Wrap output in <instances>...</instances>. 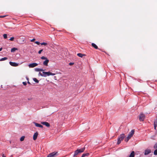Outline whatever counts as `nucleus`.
Instances as JSON below:
<instances>
[{
    "label": "nucleus",
    "mask_w": 157,
    "mask_h": 157,
    "mask_svg": "<svg viewBox=\"0 0 157 157\" xmlns=\"http://www.w3.org/2000/svg\"><path fill=\"white\" fill-rule=\"evenodd\" d=\"M134 130H132L129 133L128 136L124 140L126 142H128L129 140L132 136L134 133Z\"/></svg>",
    "instance_id": "nucleus-1"
},
{
    "label": "nucleus",
    "mask_w": 157,
    "mask_h": 157,
    "mask_svg": "<svg viewBox=\"0 0 157 157\" xmlns=\"http://www.w3.org/2000/svg\"><path fill=\"white\" fill-rule=\"evenodd\" d=\"M125 137L124 134H122L118 137L117 139V144H119L121 143V142L123 140Z\"/></svg>",
    "instance_id": "nucleus-2"
},
{
    "label": "nucleus",
    "mask_w": 157,
    "mask_h": 157,
    "mask_svg": "<svg viewBox=\"0 0 157 157\" xmlns=\"http://www.w3.org/2000/svg\"><path fill=\"white\" fill-rule=\"evenodd\" d=\"M85 149V147H84L83 148H82L80 149L77 150L75 152L74 156H75L78 155L79 154H80L83 152L84 151Z\"/></svg>",
    "instance_id": "nucleus-3"
},
{
    "label": "nucleus",
    "mask_w": 157,
    "mask_h": 157,
    "mask_svg": "<svg viewBox=\"0 0 157 157\" xmlns=\"http://www.w3.org/2000/svg\"><path fill=\"white\" fill-rule=\"evenodd\" d=\"M43 74L45 76H43V77H46L47 76H49V75H55L54 73H51L50 72H45L43 71Z\"/></svg>",
    "instance_id": "nucleus-4"
},
{
    "label": "nucleus",
    "mask_w": 157,
    "mask_h": 157,
    "mask_svg": "<svg viewBox=\"0 0 157 157\" xmlns=\"http://www.w3.org/2000/svg\"><path fill=\"white\" fill-rule=\"evenodd\" d=\"M145 118V115L143 113H140L139 117V120L140 121H143Z\"/></svg>",
    "instance_id": "nucleus-5"
},
{
    "label": "nucleus",
    "mask_w": 157,
    "mask_h": 157,
    "mask_svg": "<svg viewBox=\"0 0 157 157\" xmlns=\"http://www.w3.org/2000/svg\"><path fill=\"white\" fill-rule=\"evenodd\" d=\"M57 152H53L48 154L47 157H54L57 155Z\"/></svg>",
    "instance_id": "nucleus-6"
},
{
    "label": "nucleus",
    "mask_w": 157,
    "mask_h": 157,
    "mask_svg": "<svg viewBox=\"0 0 157 157\" xmlns=\"http://www.w3.org/2000/svg\"><path fill=\"white\" fill-rule=\"evenodd\" d=\"M38 65V64L36 63H33L29 65V67L30 68H33Z\"/></svg>",
    "instance_id": "nucleus-7"
},
{
    "label": "nucleus",
    "mask_w": 157,
    "mask_h": 157,
    "mask_svg": "<svg viewBox=\"0 0 157 157\" xmlns=\"http://www.w3.org/2000/svg\"><path fill=\"white\" fill-rule=\"evenodd\" d=\"M151 152V150L150 149H147L145 151L144 154L145 155H148Z\"/></svg>",
    "instance_id": "nucleus-8"
},
{
    "label": "nucleus",
    "mask_w": 157,
    "mask_h": 157,
    "mask_svg": "<svg viewBox=\"0 0 157 157\" xmlns=\"http://www.w3.org/2000/svg\"><path fill=\"white\" fill-rule=\"evenodd\" d=\"M38 134V133L37 132H36L34 133L33 136V139L34 140H35L36 139Z\"/></svg>",
    "instance_id": "nucleus-9"
},
{
    "label": "nucleus",
    "mask_w": 157,
    "mask_h": 157,
    "mask_svg": "<svg viewBox=\"0 0 157 157\" xmlns=\"http://www.w3.org/2000/svg\"><path fill=\"white\" fill-rule=\"evenodd\" d=\"M9 63L11 66L13 67H17V66L18 65V64L15 62H10Z\"/></svg>",
    "instance_id": "nucleus-10"
},
{
    "label": "nucleus",
    "mask_w": 157,
    "mask_h": 157,
    "mask_svg": "<svg viewBox=\"0 0 157 157\" xmlns=\"http://www.w3.org/2000/svg\"><path fill=\"white\" fill-rule=\"evenodd\" d=\"M41 123L44 125H45L47 127H49L50 126V124L46 122H41Z\"/></svg>",
    "instance_id": "nucleus-11"
},
{
    "label": "nucleus",
    "mask_w": 157,
    "mask_h": 157,
    "mask_svg": "<svg viewBox=\"0 0 157 157\" xmlns=\"http://www.w3.org/2000/svg\"><path fill=\"white\" fill-rule=\"evenodd\" d=\"M49 62V60L47 59H45V60L43 62V64L45 66H48V63Z\"/></svg>",
    "instance_id": "nucleus-12"
},
{
    "label": "nucleus",
    "mask_w": 157,
    "mask_h": 157,
    "mask_svg": "<svg viewBox=\"0 0 157 157\" xmlns=\"http://www.w3.org/2000/svg\"><path fill=\"white\" fill-rule=\"evenodd\" d=\"M33 123L35 124V126L36 127H40V128H43V125H41L40 124H39L35 122H34Z\"/></svg>",
    "instance_id": "nucleus-13"
},
{
    "label": "nucleus",
    "mask_w": 157,
    "mask_h": 157,
    "mask_svg": "<svg viewBox=\"0 0 157 157\" xmlns=\"http://www.w3.org/2000/svg\"><path fill=\"white\" fill-rule=\"evenodd\" d=\"M154 129L155 130H156V128L157 126V121L156 120H155L154 121Z\"/></svg>",
    "instance_id": "nucleus-14"
},
{
    "label": "nucleus",
    "mask_w": 157,
    "mask_h": 157,
    "mask_svg": "<svg viewBox=\"0 0 157 157\" xmlns=\"http://www.w3.org/2000/svg\"><path fill=\"white\" fill-rule=\"evenodd\" d=\"M35 70L36 71H42L44 70H43L42 69H40L39 68H35Z\"/></svg>",
    "instance_id": "nucleus-15"
},
{
    "label": "nucleus",
    "mask_w": 157,
    "mask_h": 157,
    "mask_svg": "<svg viewBox=\"0 0 157 157\" xmlns=\"http://www.w3.org/2000/svg\"><path fill=\"white\" fill-rule=\"evenodd\" d=\"M135 152L134 151H133L131 153L130 155H129V157H134L135 156Z\"/></svg>",
    "instance_id": "nucleus-16"
},
{
    "label": "nucleus",
    "mask_w": 157,
    "mask_h": 157,
    "mask_svg": "<svg viewBox=\"0 0 157 157\" xmlns=\"http://www.w3.org/2000/svg\"><path fill=\"white\" fill-rule=\"evenodd\" d=\"M91 45H92V46L95 49H98L97 46L95 44H94V43H92L91 44Z\"/></svg>",
    "instance_id": "nucleus-17"
},
{
    "label": "nucleus",
    "mask_w": 157,
    "mask_h": 157,
    "mask_svg": "<svg viewBox=\"0 0 157 157\" xmlns=\"http://www.w3.org/2000/svg\"><path fill=\"white\" fill-rule=\"evenodd\" d=\"M77 55L79 57L81 58H82L84 56H85V54H82L80 53L77 54Z\"/></svg>",
    "instance_id": "nucleus-18"
},
{
    "label": "nucleus",
    "mask_w": 157,
    "mask_h": 157,
    "mask_svg": "<svg viewBox=\"0 0 157 157\" xmlns=\"http://www.w3.org/2000/svg\"><path fill=\"white\" fill-rule=\"evenodd\" d=\"M89 155V153H86L82 154L81 157H85L86 156H88Z\"/></svg>",
    "instance_id": "nucleus-19"
},
{
    "label": "nucleus",
    "mask_w": 157,
    "mask_h": 157,
    "mask_svg": "<svg viewBox=\"0 0 157 157\" xmlns=\"http://www.w3.org/2000/svg\"><path fill=\"white\" fill-rule=\"evenodd\" d=\"M33 80L36 83H38L39 82V81L36 78H33Z\"/></svg>",
    "instance_id": "nucleus-20"
},
{
    "label": "nucleus",
    "mask_w": 157,
    "mask_h": 157,
    "mask_svg": "<svg viewBox=\"0 0 157 157\" xmlns=\"http://www.w3.org/2000/svg\"><path fill=\"white\" fill-rule=\"evenodd\" d=\"M17 50V48H13L11 49V52H15L16 50Z\"/></svg>",
    "instance_id": "nucleus-21"
},
{
    "label": "nucleus",
    "mask_w": 157,
    "mask_h": 157,
    "mask_svg": "<svg viewBox=\"0 0 157 157\" xmlns=\"http://www.w3.org/2000/svg\"><path fill=\"white\" fill-rule=\"evenodd\" d=\"M25 138V136H21L20 139V140L21 141H23L24 140Z\"/></svg>",
    "instance_id": "nucleus-22"
},
{
    "label": "nucleus",
    "mask_w": 157,
    "mask_h": 157,
    "mask_svg": "<svg viewBox=\"0 0 157 157\" xmlns=\"http://www.w3.org/2000/svg\"><path fill=\"white\" fill-rule=\"evenodd\" d=\"M7 59V57H5L2 58L1 59H0V61H2L5 60H6Z\"/></svg>",
    "instance_id": "nucleus-23"
},
{
    "label": "nucleus",
    "mask_w": 157,
    "mask_h": 157,
    "mask_svg": "<svg viewBox=\"0 0 157 157\" xmlns=\"http://www.w3.org/2000/svg\"><path fill=\"white\" fill-rule=\"evenodd\" d=\"M40 44L41 45H47V44L46 43H45V42H42V43H41Z\"/></svg>",
    "instance_id": "nucleus-24"
},
{
    "label": "nucleus",
    "mask_w": 157,
    "mask_h": 157,
    "mask_svg": "<svg viewBox=\"0 0 157 157\" xmlns=\"http://www.w3.org/2000/svg\"><path fill=\"white\" fill-rule=\"evenodd\" d=\"M39 75H40V76H43H43H45L43 74V73H42L41 72H39Z\"/></svg>",
    "instance_id": "nucleus-25"
},
{
    "label": "nucleus",
    "mask_w": 157,
    "mask_h": 157,
    "mask_svg": "<svg viewBox=\"0 0 157 157\" xmlns=\"http://www.w3.org/2000/svg\"><path fill=\"white\" fill-rule=\"evenodd\" d=\"M154 154L155 155H157V149L154 151Z\"/></svg>",
    "instance_id": "nucleus-26"
},
{
    "label": "nucleus",
    "mask_w": 157,
    "mask_h": 157,
    "mask_svg": "<svg viewBox=\"0 0 157 157\" xmlns=\"http://www.w3.org/2000/svg\"><path fill=\"white\" fill-rule=\"evenodd\" d=\"M154 149H156L157 148V142H156L155 145L154 146Z\"/></svg>",
    "instance_id": "nucleus-27"
},
{
    "label": "nucleus",
    "mask_w": 157,
    "mask_h": 157,
    "mask_svg": "<svg viewBox=\"0 0 157 157\" xmlns=\"http://www.w3.org/2000/svg\"><path fill=\"white\" fill-rule=\"evenodd\" d=\"M3 36L4 38V39H6L7 38V35L6 34H4L3 35Z\"/></svg>",
    "instance_id": "nucleus-28"
},
{
    "label": "nucleus",
    "mask_w": 157,
    "mask_h": 157,
    "mask_svg": "<svg viewBox=\"0 0 157 157\" xmlns=\"http://www.w3.org/2000/svg\"><path fill=\"white\" fill-rule=\"evenodd\" d=\"M41 59H47V58L44 57V56H43L42 57H41Z\"/></svg>",
    "instance_id": "nucleus-29"
},
{
    "label": "nucleus",
    "mask_w": 157,
    "mask_h": 157,
    "mask_svg": "<svg viewBox=\"0 0 157 157\" xmlns=\"http://www.w3.org/2000/svg\"><path fill=\"white\" fill-rule=\"evenodd\" d=\"M14 39V37H12L10 38V40L11 41H13V40Z\"/></svg>",
    "instance_id": "nucleus-30"
},
{
    "label": "nucleus",
    "mask_w": 157,
    "mask_h": 157,
    "mask_svg": "<svg viewBox=\"0 0 157 157\" xmlns=\"http://www.w3.org/2000/svg\"><path fill=\"white\" fill-rule=\"evenodd\" d=\"M43 51V49H41V50H40L38 52V53L39 54H41V52H42Z\"/></svg>",
    "instance_id": "nucleus-31"
},
{
    "label": "nucleus",
    "mask_w": 157,
    "mask_h": 157,
    "mask_svg": "<svg viewBox=\"0 0 157 157\" xmlns=\"http://www.w3.org/2000/svg\"><path fill=\"white\" fill-rule=\"evenodd\" d=\"M35 43L38 44V45H39L40 43L38 41H36L35 42Z\"/></svg>",
    "instance_id": "nucleus-32"
},
{
    "label": "nucleus",
    "mask_w": 157,
    "mask_h": 157,
    "mask_svg": "<svg viewBox=\"0 0 157 157\" xmlns=\"http://www.w3.org/2000/svg\"><path fill=\"white\" fill-rule=\"evenodd\" d=\"M22 83L24 86H26L27 85V83L26 82H23Z\"/></svg>",
    "instance_id": "nucleus-33"
},
{
    "label": "nucleus",
    "mask_w": 157,
    "mask_h": 157,
    "mask_svg": "<svg viewBox=\"0 0 157 157\" xmlns=\"http://www.w3.org/2000/svg\"><path fill=\"white\" fill-rule=\"evenodd\" d=\"M2 157H6V156L3 153H2Z\"/></svg>",
    "instance_id": "nucleus-34"
},
{
    "label": "nucleus",
    "mask_w": 157,
    "mask_h": 157,
    "mask_svg": "<svg viewBox=\"0 0 157 157\" xmlns=\"http://www.w3.org/2000/svg\"><path fill=\"white\" fill-rule=\"evenodd\" d=\"M35 40V39H34H34H32V40H31V42H33V41H34Z\"/></svg>",
    "instance_id": "nucleus-35"
},
{
    "label": "nucleus",
    "mask_w": 157,
    "mask_h": 157,
    "mask_svg": "<svg viewBox=\"0 0 157 157\" xmlns=\"http://www.w3.org/2000/svg\"><path fill=\"white\" fill-rule=\"evenodd\" d=\"M74 64V63H69V64L70 65H72Z\"/></svg>",
    "instance_id": "nucleus-36"
},
{
    "label": "nucleus",
    "mask_w": 157,
    "mask_h": 157,
    "mask_svg": "<svg viewBox=\"0 0 157 157\" xmlns=\"http://www.w3.org/2000/svg\"><path fill=\"white\" fill-rule=\"evenodd\" d=\"M5 17V16H0V18H3Z\"/></svg>",
    "instance_id": "nucleus-37"
},
{
    "label": "nucleus",
    "mask_w": 157,
    "mask_h": 157,
    "mask_svg": "<svg viewBox=\"0 0 157 157\" xmlns=\"http://www.w3.org/2000/svg\"><path fill=\"white\" fill-rule=\"evenodd\" d=\"M27 83L29 84H31V83L29 82V81H28Z\"/></svg>",
    "instance_id": "nucleus-38"
},
{
    "label": "nucleus",
    "mask_w": 157,
    "mask_h": 157,
    "mask_svg": "<svg viewBox=\"0 0 157 157\" xmlns=\"http://www.w3.org/2000/svg\"><path fill=\"white\" fill-rule=\"evenodd\" d=\"M26 79H27V80L28 81H29V78H28V77H26Z\"/></svg>",
    "instance_id": "nucleus-39"
},
{
    "label": "nucleus",
    "mask_w": 157,
    "mask_h": 157,
    "mask_svg": "<svg viewBox=\"0 0 157 157\" xmlns=\"http://www.w3.org/2000/svg\"><path fill=\"white\" fill-rule=\"evenodd\" d=\"M2 50V48H0V51H1Z\"/></svg>",
    "instance_id": "nucleus-40"
}]
</instances>
